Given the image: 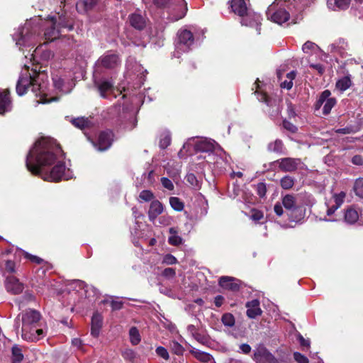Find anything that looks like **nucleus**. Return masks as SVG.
I'll use <instances>...</instances> for the list:
<instances>
[{
	"mask_svg": "<svg viewBox=\"0 0 363 363\" xmlns=\"http://www.w3.org/2000/svg\"><path fill=\"white\" fill-rule=\"evenodd\" d=\"M64 155L56 141L50 138L37 140L26 157L27 169L48 182L68 180L72 177L66 169Z\"/></svg>",
	"mask_w": 363,
	"mask_h": 363,
	"instance_id": "1",
	"label": "nucleus"
},
{
	"mask_svg": "<svg viewBox=\"0 0 363 363\" xmlns=\"http://www.w3.org/2000/svg\"><path fill=\"white\" fill-rule=\"evenodd\" d=\"M44 35L46 40L53 41L60 36L61 28L73 29L74 18L72 14L67 11L57 13V17H48L45 21Z\"/></svg>",
	"mask_w": 363,
	"mask_h": 363,
	"instance_id": "2",
	"label": "nucleus"
},
{
	"mask_svg": "<svg viewBox=\"0 0 363 363\" xmlns=\"http://www.w3.org/2000/svg\"><path fill=\"white\" fill-rule=\"evenodd\" d=\"M41 80L40 75L36 77H31L30 74L28 73V70H26L25 73H22L19 77V79L16 84V92L19 96L23 95L28 88L31 86L32 91L37 96H40V100L38 103L46 104L50 103L55 100L54 99H47L46 94L45 92L46 86L45 84H40Z\"/></svg>",
	"mask_w": 363,
	"mask_h": 363,
	"instance_id": "3",
	"label": "nucleus"
},
{
	"mask_svg": "<svg viewBox=\"0 0 363 363\" xmlns=\"http://www.w3.org/2000/svg\"><path fill=\"white\" fill-rule=\"evenodd\" d=\"M22 315V338L28 342L38 341V335H33L30 330L39 325L41 315L33 309H28L21 313Z\"/></svg>",
	"mask_w": 363,
	"mask_h": 363,
	"instance_id": "4",
	"label": "nucleus"
},
{
	"mask_svg": "<svg viewBox=\"0 0 363 363\" xmlns=\"http://www.w3.org/2000/svg\"><path fill=\"white\" fill-rule=\"evenodd\" d=\"M38 23L33 21L26 22L13 34V40L18 45H30L38 35Z\"/></svg>",
	"mask_w": 363,
	"mask_h": 363,
	"instance_id": "5",
	"label": "nucleus"
},
{
	"mask_svg": "<svg viewBox=\"0 0 363 363\" xmlns=\"http://www.w3.org/2000/svg\"><path fill=\"white\" fill-rule=\"evenodd\" d=\"M194 38L191 31L188 30H179L177 33V38L175 41V50L174 57H179L180 55L190 50L194 44Z\"/></svg>",
	"mask_w": 363,
	"mask_h": 363,
	"instance_id": "6",
	"label": "nucleus"
},
{
	"mask_svg": "<svg viewBox=\"0 0 363 363\" xmlns=\"http://www.w3.org/2000/svg\"><path fill=\"white\" fill-rule=\"evenodd\" d=\"M121 65V59L116 53L108 51L96 62L97 68L114 69Z\"/></svg>",
	"mask_w": 363,
	"mask_h": 363,
	"instance_id": "7",
	"label": "nucleus"
},
{
	"mask_svg": "<svg viewBox=\"0 0 363 363\" xmlns=\"http://www.w3.org/2000/svg\"><path fill=\"white\" fill-rule=\"evenodd\" d=\"M330 95L331 92L329 90L323 91L315 104L316 110H318L323 105V113L325 115L330 113L337 102L335 98L330 97Z\"/></svg>",
	"mask_w": 363,
	"mask_h": 363,
	"instance_id": "8",
	"label": "nucleus"
},
{
	"mask_svg": "<svg viewBox=\"0 0 363 363\" xmlns=\"http://www.w3.org/2000/svg\"><path fill=\"white\" fill-rule=\"evenodd\" d=\"M253 359L257 363H280L264 345H259L254 351Z\"/></svg>",
	"mask_w": 363,
	"mask_h": 363,
	"instance_id": "9",
	"label": "nucleus"
},
{
	"mask_svg": "<svg viewBox=\"0 0 363 363\" xmlns=\"http://www.w3.org/2000/svg\"><path fill=\"white\" fill-rule=\"evenodd\" d=\"M267 15L268 18L279 25L286 22L290 18L289 13L284 9L275 10L274 3L268 7Z\"/></svg>",
	"mask_w": 363,
	"mask_h": 363,
	"instance_id": "10",
	"label": "nucleus"
},
{
	"mask_svg": "<svg viewBox=\"0 0 363 363\" xmlns=\"http://www.w3.org/2000/svg\"><path fill=\"white\" fill-rule=\"evenodd\" d=\"M143 67L140 64H138L133 57H129L126 62V74L131 77L135 75L138 78L140 84L142 83L143 77L144 76Z\"/></svg>",
	"mask_w": 363,
	"mask_h": 363,
	"instance_id": "11",
	"label": "nucleus"
},
{
	"mask_svg": "<svg viewBox=\"0 0 363 363\" xmlns=\"http://www.w3.org/2000/svg\"><path fill=\"white\" fill-rule=\"evenodd\" d=\"M4 286L7 292L17 295L23 292L24 284L14 276L7 277L4 281Z\"/></svg>",
	"mask_w": 363,
	"mask_h": 363,
	"instance_id": "12",
	"label": "nucleus"
},
{
	"mask_svg": "<svg viewBox=\"0 0 363 363\" xmlns=\"http://www.w3.org/2000/svg\"><path fill=\"white\" fill-rule=\"evenodd\" d=\"M113 141V133L110 130L104 131L99 134L96 142H93L94 146L99 151H105L111 145Z\"/></svg>",
	"mask_w": 363,
	"mask_h": 363,
	"instance_id": "13",
	"label": "nucleus"
},
{
	"mask_svg": "<svg viewBox=\"0 0 363 363\" xmlns=\"http://www.w3.org/2000/svg\"><path fill=\"white\" fill-rule=\"evenodd\" d=\"M274 163L278 164L279 169L284 172H294L301 162L300 159L285 157L277 160Z\"/></svg>",
	"mask_w": 363,
	"mask_h": 363,
	"instance_id": "14",
	"label": "nucleus"
},
{
	"mask_svg": "<svg viewBox=\"0 0 363 363\" xmlns=\"http://www.w3.org/2000/svg\"><path fill=\"white\" fill-rule=\"evenodd\" d=\"M218 284L224 289L230 290L232 291H238L240 288L241 282L240 280L228 276L220 277Z\"/></svg>",
	"mask_w": 363,
	"mask_h": 363,
	"instance_id": "15",
	"label": "nucleus"
},
{
	"mask_svg": "<svg viewBox=\"0 0 363 363\" xmlns=\"http://www.w3.org/2000/svg\"><path fill=\"white\" fill-rule=\"evenodd\" d=\"M12 109V102L7 90L0 89V114H4Z\"/></svg>",
	"mask_w": 363,
	"mask_h": 363,
	"instance_id": "16",
	"label": "nucleus"
},
{
	"mask_svg": "<svg viewBox=\"0 0 363 363\" xmlns=\"http://www.w3.org/2000/svg\"><path fill=\"white\" fill-rule=\"evenodd\" d=\"M362 211L355 206H350L345 210L344 218L345 222L349 225L354 224L359 218Z\"/></svg>",
	"mask_w": 363,
	"mask_h": 363,
	"instance_id": "17",
	"label": "nucleus"
},
{
	"mask_svg": "<svg viewBox=\"0 0 363 363\" xmlns=\"http://www.w3.org/2000/svg\"><path fill=\"white\" fill-rule=\"evenodd\" d=\"M245 306L247 308L246 312L247 315L250 318H255L262 313L259 307V301L257 299L247 302Z\"/></svg>",
	"mask_w": 363,
	"mask_h": 363,
	"instance_id": "18",
	"label": "nucleus"
},
{
	"mask_svg": "<svg viewBox=\"0 0 363 363\" xmlns=\"http://www.w3.org/2000/svg\"><path fill=\"white\" fill-rule=\"evenodd\" d=\"M128 19L130 26L137 30H143L146 26V18L141 13L137 12L131 13Z\"/></svg>",
	"mask_w": 363,
	"mask_h": 363,
	"instance_id": "19",
	"label": "nucleus"
},
{
	"mask_svg": "<svg viewBox=\"0 0 363 363\" xmlns=\"http://www.w3.org/2000/svg\"><path fill=\"white\" fill-rule=\"evenodd\" d=\"M103 325V317L98 312L94 313L91 318V334L93 337L99 336L100 330Z\"/></svg>",
	"mask_w": 363,
	"mask_h": 363,
	"instance_id": "20",
	"label": "nucleus"
},
{
	"mask_svg": "<svg viewBox=\"0 0 363 363\" xmlns=\"http://www.w3.org/2000/svg\"><path fill=\"white\" fill-rule=\"evenodd\" d=\"M164 211L162 203L158 200H154L151 202L148 211V216L150 220H154L157 217L160 215Z\"/></svg>",
	"mask_w": 363,
	"mask_h": 363,
	"instance_id": "21",
	"label": "nucleus"
},
{
	"mask_svg": "<svg viewBox=\"0 0 363 363\" xmlns=\"http://www.w3.org/2000/svg\"><path fill=\"white\" fill-rule=\"evenodd\" d=\"M351 0H328V7L333 11L345 10L349 7Z\"/></svg>",
	"mask_w": 363,
	"mask_h": 363,
	"instance_id": "22",
	"label": "nucleus"
},
{
	"mask_svg": "<svg viewBox=\"0 0 363 363\" xmlns=\"http://www.w3.org/2000/svg\"><path fill=\"white\" fill-rule=\"evenodd\" d=\"M190 352L194 355V357L198 359L199 361L203 363H216L213 357L205 352H202L197 349H193L190 351Z\"/></svg>",
	"mask_w": 363,
	"mask_h": 363,
	"instance_id": "23",
	"label": "nucleus"
},
{
	"mask_svg": "<svg viewBox=\"0 0 363 363\" xmlns=\"http://www.w3.org/2000/svg\"><path fill=\"white\" fill-rule=\"evenodd\" d=\"M96 4V0H80L76 4L79 13H86L91 10Z\"/></svg>",
	"mask_w": 363,
	"mask_h": 363,
	"instance_id": "24",
	"label": "nucleus"
},
{
	"mask_svg": "<svg viewBox=\"0 0 363 363\" xmlns=\"http://www.w3.org/2000/svg\"><path fill=\"white\" fill-rule=\"evenodd\" d=\"M330 48L331 52H338L340 55H343L348 48V44L344 39L340 38L331 44Z\"/></svg>",
	"mask_w": 363,
	"mask_h": 363,
	"instance_id": "25",
	"label": "nucleus"
},
{
	"mask_svg": "<svg viewBox=\"0 0 363 363\" xmlns=\"http://www.w3.org/2000/svg\"><path fill=\"white\" fill-rule=\"evenodd\" d=\"M16 255L18 256L23 255L26 259H28L32 263L37 264H43L45 263V261H44V259L42 258L35 255H33L21 249H17L16 251Z\"/></svg>",
	"mask_w": 363,
	"mask_h": 363,
	"instance_id": "26",
	"label": "nucleus"
},
{
	"mask_svg": "<svg viewBox=\"0 0 363 363\" xmlns=\"http://www.w3.org/2000/svg\"><path fill=\"white\" fill-rule=\"evenodd\" d=\"M95 84L97 85L101 96L104 98L106 97V93L111 91L113 86L112 82L107 80L96 82Z\"/></svg>",
	"mask_w": 363,
	"mask_h": 363,
	"instance_id": "27",
	"label": "nucleus"
},
{
	"mask_svg": "<svg viewBox=\"0 0 363 363\" xmlns=\"http://www.w3.org/2000/svg\"><path fill=\"white\" fill-rule=\"evenodd\" d=\"M282 204L288 210H295L296 208V199L294 195L287 194L282 199Z\"/></svg>",
	"mask_w": 363,
	"mask_h": 363,
	"instance_id": "28",
	"label": "nucleus"
},
{
	"mask_svg": "<svg viewBox=\"0 0 363 363\" xmlns=\"http://www.w3.org/2000/svg\"><path fill=\"white\" fill-rule=\"evenodd\" d=\"M12 352V361L13 363H21L23 359V349L18 345L13 346Z\"/></svg>",
	"mask_w": 363,
	"mask_h": 363,
	"instance_id": "29",
	"label": "nucleus"
},
{
	"mask_svg": "<svg viewBox=\"0 0 363 363\" xmlns=\"http://www.w3.org/2000/svg\"><path fill=\"white\" fill-rule=\"evenodd\" d=\"M352 85V81L349 76H345L340 79L336 82V88L341 91H345Z\"/></svg>",
	"mask_w": 363,
	"mask_h": 363,
	"instance_id": "30",
	"label": "nucleus"
},
{
	"mask_svg": "<svg viewBox=\"0 0 363 363\" xmlns=\"http://www.w3.org/2000/svg\"><path fill=\"white\" fill-rule=\"evenodd\" d=\"M169 205L176 211H182L184 208V203L179 198L176 196H172L169 198Z\"/></svg>",
	"mask_w": 363,
	"mask_h": 363,
	"instance_id": "31",
	"label": "nucleus"
},
{
	"mask_svg": "<svg viewBox=\"0 0 363 363\" xmlns=\"http://www.w3.org/2000/svg\"><path fill=\"white\" fill-rule=\"evenodd\" d=\"M196 149L201 152H211L214 150V144L207 140H201L196 145Z\"/></svg>",
	"mask_w": 363,
	"mask_h": 363,
	"instance_id": "32",
	"label": "nucleus"
},
{
	"mask_svg": "<svg viewBox=\"0 0 363 363\" xmlns=\"http://www.w3.org/2000/svg\"><path fill=\"white\" fill-rule=\"evenodd\" d=\"M296 76V72L295 71H291L286 74V79L281 83V87L282 89H286L289 90L293 86V80L295 79Z\"/></svg>",
	"mask_w": 363,
	"mask_h": 363,
	"instance_id": "33",
	"label": "nucleus"
},
{
	"mask_svg": "<svg viewBox=\"0 0 363 363\" xmlns=\"http://www.w3.org/2000/svg\"><path fill=\"white\" fill-rule=\"evenodd\" d=\"M268 150L277 153H282L284 149V145L281 140H276L275 141L270 143L268 145Z\"/></svg>",
	"mask_w": 363,
	"mask_h": 363,
	"instance_id": "34",
	"label": "nucleus"
},
{
	"mask_svg": "<svg viewBox=\"0 0 363 363\" xmlns=\"http://www.w3.org/2000/svg\"><path fill=\"white\" fill-rule=\"evenodd\" d=\"M353 191L357 196L363 199V177H359L354 181Z\"/></svg>",
	"mask_w": 363,
	"mask_h": 363,
	"instance_id": "35",
	"label": "nucleus"
},
{
	"mask_svg": "<svg viewBox=\"0 0 363 363\" xmlns=\"http://www.w3.org/2000/svg\"><path fill=\"white\" fill-rule=\"evenodd\" d=\"M71 122L73 125L80 129H84L90 125V121L84 117L73 118Z\"/></svg>",
	"mask_w": 363,
	"mask_h": 363,
	"instance_id": "36",
	"label": "nucleus"
},
{
	"mask_svg": "<svg viewBox=\"0 0 363 363\" xmlns=\"http://www.w3.org/2000/svg\"><path fill=\"white\" fill-rule=\"evenodd\" d=\"M171 235L169 237L168 242L170 245L178 246L182 242V238L176 235L177 232L174 228H169Z\"/></svg>",
	"mask_w": 363,
	"mask_h": 363,
	"instance_id": "37",
	"label": "nucleus"
},
{
	"mask_svg": "<svg viewBox=\"0 0 363 363\" xmlns=\"http://www.w3.org/2000/svg\"><path fill=\"white\" fill-rule=\"evenodd\" d=\"M130 340L133 345H138L140 342V335L135 327H132L129 330Z\"/></svg>",
	"mask_w": 363,
	"mask_h": 363,
	"instance_id": "38",
	"label": "nucleus"
},
{
	"mask_svg": "<svg viewBox=\"0 0 363 363\" xmlns=\"http://www.w3.org/2000/svg\"><path fill=\"white\" fill-rule=\"evenodd\" d=\"M193 338L203 345H207L209 342V337L204 333L198 331L194 334Z\"/></svg>",
	"mask_w": 363,
	"mask_h": 363,
	"instance_id": "39",
	"label": "nucleus"
},
{
	"mask_svg": "<svg viewBox=\"0 0 363 363\" xmlns=\"http://www.w3.org/2000/svg\"><path fill=\"white\" fill-rule=\"evenodd\" d=\"M222 323L227 327H233L235 320L234 316L231 313H224L221 318Z\"/></svg>",
	"mask_w": 363,
	"mask_h": 363,
	"instance_id": "40",
	"label": "nucleus"
},
{
	"mask_svg": "<svg viewBox=\"0 0 363 363\" xmlns=\"http://www.w3.org/2000/svg\"><path fill=\"white\" fill-rule=\"evenodd\" d=\"M169 347L171 351L177 355H182L184 351V349L182 345H180L177 341H171L169 342Z\"/></svg>",
	"mask_w": 363,
	"mask_h": 363,
	"instance_id": "41",
	"label": "nucleus"
},
{
	"mask_svg": "<svg viewBox=\"0 0 363 363\" xmlns=\"http://www.w3.org/2000/svg\"><path fill=\"white\" fill-rule=\"evenodd\" d=\"M345 197L346 193L344 191H341L338 194H334L333 199L335 203L333 205H335L336 208H340L342 205Z\"/></svg>",
	"mask_w": 363,
	"mask_h": 363,
	"instance_id": "42",
	"label": "nucleus"
},
{
	"mask_svg": "<svg viewBox=\"0 0 363 363\" xmlns=\"http://www.w3.org/2000/svg\"><path fill=\"white\" fill-rule=\"evenodd\" d=\"M250 219L257 223L264 218V213L262 211L253 208L250 212Z\"/></svg>",
	"mask_w": 363,
	"mask_h": 363,
	"instance_id": "43",
	"label": "nucleus"
},
{
	"mask_svg": "<svg viewBox=\"0 0 363 363\" xmlns=\"http://www.w3.org/2000/svg\"><path fill=\"white\" fill-rule=\"evenodd\" d=\"M294 184V180L289 176L284 177L281 179V186L284 189H291Z\"/></svg>",
	"mask_w": 363,
	"mask_h": 363,
	"instance_id": "44",
	"label": "nucleus"
},
{
	"mask_svg": "<svg viewBox=\"0 0 363 363\" xmlns=\"http://www.w3.org/2000/svg\"><path fill=\"white\" fill-rule=\"evenodd\" d=\"M139 198L144 201H150L154 198V194L150 190H143L140 193Z\"/></svg>",
	"mask_w": 363,
	"mask_h": 363,
	"instance_id": "45",
	"label": "nucleus"
},
{
	"mask_svg": "<svg viewBox=\"0 0 363 363\" xmlns=\"http://www.w3.org/2000/svg\"><path fill=\"white\" fill-rule=\"evenodd\" d=\"M177 0H153V4L157 8H166L172 4Z\"/></svg>",
	"mask_w": 363,
	"mask_h": 363,
	"instance_id": "46",
	"label": "nucleus"
},
{
	"mask_svg": "<svg viewBox=\"0 0 363 363\" xmlns=\"http://www.w3.org/2000/svg\"><path fill=\"white\" fill-rule=\"evenodd\" d=\"M317 45L311 42V41H307L306 42L302 47V50L303 52L309 54L312 52L315 48Z\"/></svg>",
	"mask_w": 363,
	"mask_h": 363,
	"instance_id": "47",
	"label": "nucleus"
},
{
	"mask_svg": "<svg viewBox=\"0 0 363 363\" xmlns=\"http://www.w3.org/2000/svg\"><path fill=\"white\" fill-rule=\"evenodd\" d=\"M155 352L159 357L163 358L165 360H168L169 359V352L164 347H157L155 350Z\"/></svg>",
	"mask_w": 363,
	"mask_h": 363,
	"instance_id": "48",
	"label": "nucleus"
},
{
	"mask_svg": "<svg viewBox=\"0 0 363 363\" xmlns=\"http://www.w3.org/2000/svg\"><path fill=\"white\" fill-rule=\"evenodd\" d=\"M162 263L167 265H172L177 263V259L172 255H165L162 259Z\"/></svg>",
	"mask_w": 363,
	"mask_h": 363,
	"instance_id": "49",
	"label": "nucleus"
},
{
	"mask_svg": "<svg viewBox=\"0 0 363 363\" xmlns=\"http://www.w3.org/2000/svg\"><path fill=\"white\" fill-rule=\"evenodd\" d=\"M170 143H171L170 135L169 134H165L160 139V147L162 149H164L170 145Z\"/></svg>",
	"mask_w": 363,
	"mask_h": 363,
	"instance_id": "50",
	"label": "nucleus"
},
{
	"mask_svg": "<svg viewBox=\"0 0 363 363\" xmlns=\"http://www.w3.org/2000/svg\"><path fill=\"white\" fill-rule=\"evenodd\" d=\"M161 183H162L163 187H164L165 189H167L168 190L172 191L174 188V186L172 182L167 177H162L161 179Z\"/></svg>",
	"mask_w": 363,
	"mask_h": 363,
	"instance_id": "51",
	"label": "nucleus"
},
{
	"mask_svg": "<svg viewBox=\"0 0 363 363\" xmlns=\"http://www.w3.org/2000/svg\"><path fill=\"white\" fill-rule=\"evenodd\" d=\"M30 332L33 334V335H38V340H40L41 338H43L45 334H46V330H45L43 328H38V327L36 328H33V329H31L30 330Z\"/></svg>",
	"mask_w": 363,
	"mask_h": 363,
	"instance_id": "52",
	"label": "nucleus"
},
{
	"mask_svg": "<svg viewBox=\"0 0 363 363\" xmlns=\"http://www.w3.org/2000/svg\"><path fill=\"white\" fill-rule=\"evenodd\" d=\"M294 359L298 363H308V358L306 356L301 354L300 352H294Z\"/></svg>",
	"mask_w": 363,
	"mask_h": 363,
	"instance_id": "53",
	"label": "nucleus"
},
{
	"mask_svg": "<svg viewBox=\"0 0 363 363\" xmlns=\"http://www.w3.org/2000/svg\"><path fill=\"white\" fill-rule=\"evenodd\" d=\"M298 340L299 341L300 345L301 346L303 350H308L310 347V341L309 340H306L301 335H298Z\"/></svg>",
	"mask_w": 363,
	"mask_h": 363,
	"instance_id": "54",
	"label": "nucleus"
},
{
	"mask_svg": "<svg viewBox=\"0 0 363 363\" xmlns=\"http://www.w3.org/2000/svg\"><path fill=\"white\" fill-rule=\"evenodd\" d=\"M186 181L193 186H196L199 184L196 177L193 173L187 174L186 176Z\"/></svg>",
	"mask_w": 363,
	"mask_h": 363,
	"instance_id": "55",
	"label": "nucleus"
},
{
	"mask_svg": "<svg viewBox=\"0 0 363 363\" xmlns=\"http://www.w3.org/2000/svg\"><path fill=\"white\" fill-rule=\"evenodd\" d=\"M283 126L285 129L290 131L291 133H296L297 130L296 126L286 120L283 121Z\"/></svg>",
	"mask_w": 363,
	"mask_h": 363,
	"instance_id": "56",
	"label": "nucleus"
},
{
	"mask_svg": "<svg viewBox=\"0 0 363 363\" xmlns=\"http://www.w3.org/2000/svg\"><path fill=\"white\" fill-rule=\"evenodd\" d=\"M162 275L167 278H173L176 275L175 269L170 267L166 268L162 272Z\"/></svg>",
	"mask_w": 363,
	"mask_h": 363,
	"instance_id": "57",
	"label": "nucleus"
},
{
	"mask_svg": "<svg viewBox=\"0 0 363 363\" xmlns=\"http://www.w3.org/2000/svg\"><path fill=\"white\" fill-rule=\"evenodd\" d=\"M267 189L266 186L263 183H259L257 184V194L260 197H264L266 194Z\"/></svg>",
	"mask_w": 363,
	"mask_h": 363,
	"instance_id": "58",
	"label": "nucleus"
},
{
	"mask_svg": "<svg viewBox=\"0 0 363 363\" xmlns=\"http://www.w3.org/2000/svg\"><path fill=\"white\" fill-rule=\"evenodd\" d=\"M15 267H16L15 262L11 260H8L6 262L5 268L8 272L14 273L16 272Z\"/></svg>",
	"mask_w": 363,
	"mask_h": 363,
	"instance_id": "59",
	"label": "nucleus"
},
{
	"mask_svg": "<svg viewBox=\"0 0 363 363\" xmlns=\"http://www.w3.org/2000/svg\"><path fill=\"white\" fill-rule=\"evenodd\" d=\"M53 83L56 89L62 91L63 80L61 78H53Z\"/></svg>",
	"mask_w": 363,
	"mask_h": 363,
	"instance_id": "60",
	"label": "nucleus"
},
{
	"mask_svg": "<svg viewBox=\"0 0 363 363\" xmlns=\"http://www.w3.org/2000/svg\"><path fill=\"white\" fill-rule=\"evenodd\" d=\"M111 305L113 310H120L122 308L123 302L121 301H112Z\"/></svg>",
	"mask_w": 363,
	"mask_h": 363,
	"instance_id": "61",
	"label": "nucleus"
},
{
	"mask_svg": "<svg viewBox=\"0 0 363 363\" xmlns=\"http://www.w3.org/2000/svg\"><path fill=\"white\" fill-rule=\"evenodd\" d=\"M239 348L242 351V352L246 354H249L251 351V347L246 343L241 344Z\"/></svg>",
	"mask_w": 363,
	"mask_h": 363,
	"instance_id": "62",
	"label": "nucleus"
},
{
	"mask_svg": "<svg viewBox=\"0 0 363 363\" xmlns=\"http://www.w3.org/2000/svg\"><path fill=\"white\" fill-rule=\"evenodd\" d=\"M352 162L354 164L362 165L363 164V158L360 155H354L352 159Z\"/></svg>",
	"mask_w": 363,
	"mask_h": 363,
	"instance_id": "63",
	"label": "nucleus"
},
{
	"mask_svg": "<svg viewBox=\"0 0 363 363\" xmlns=\"http://www.w3.org/2000/svg\"><path fill=\"white\" fill-rule=\"evenodd\" d=\"M187 331L191 335V336L193 337L194 334H196L199 330L196 328V327L194 325H189L187 326Z\"/></svg>",
	"mask_w": 363,
	"mask_h": 363,
	"instance_id": "64",
	"label": "nucleus"
}]
</instances>
